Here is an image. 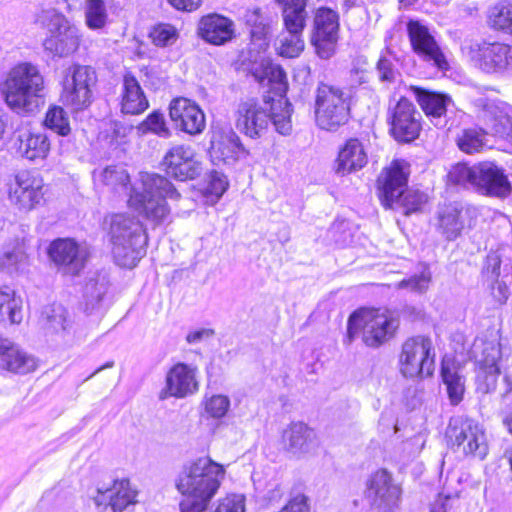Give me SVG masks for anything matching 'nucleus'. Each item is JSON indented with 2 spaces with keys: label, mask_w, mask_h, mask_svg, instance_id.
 Segmentation results:
<instances>
[{
  "label": "nucleus",
  "mask_w": 512,
  "mask_h": 512,
  "mask_svg": "<svg viewBox=\"0 0 512 512\" xmlns=\"http://www.w3.org/2000/svg\"><path fill=\"white\" fill-rule=\"evenodd\" d=\"M95 182L109 187L116 193L129 195L128 203L147 220L155 225L164 223L170 214L166 199L177 200L180 193L164 176L145 173L137 186H130V177L120 165H110L101 170H94Z\"/></svg>",
  "instance_id": "1"
},
{
  "label": "nucleus",
  "mask_w": 512,
  "mask_h": 512,
  "mask_svg": "<svg viewBox=\"0 0 512 512\" xmlns=\"http://www.w3.org/2000/svg\"><path fill=\"white\" fill-rule=\"evenodd\" d=\"M44 79L39 69L31 63L13 67L2 85L7 105L18 115L36 113L42 102Z\"/></svg>",
  "instance_id": "2"
},
{
  "label": "nucleus",
  "mask_w": 512,
  "mask_h": 512,
  "mask_svg": "<svg viewBox=\"0 0 512 512\" xmlns=\"http://www.w3.org/2000/svg\"><path fill=\"white\" fill-rule=\"evenodd\" d=\"M448 182L463 188H472L479 194L505 198L512 191V185L502 167L492 161L475 165L457 163L447 174Z\"/></svg>",
  "instance_id": "3"
},
{
  "label": "nucleus",
  "mask_w": 512,
  "mask_h": 512,
  "mask_svg": "<svg viewBox=\"0 0 512 512\" xmlns=\"http://www.w3.org/2000/svg\"><path fill=\"white\" fill-rule=\"evenodd\" d=\"M109 234L116 264L134 268L146 254L148 236L143 224L135 216L115 214L111 218Z\"/></svg>",
  "instance_id": "4"
},
{
  "label": "nucleus",
  "mask_w": 512,
  "mask_h": 512,
  "mask_svg": "<svg viewBox=\"0 0 512 512\" xmlns=\"http://www.w3.org/2000/svg\"><path fill=\"white\" fill-rule=\"evenodd\" d=\"M224 468L209 457H200L185 465L176 487L183 496L212 499L224 477Z\"/></svg>",
  "instance_id": "5"
},
{
  "label": "nucleus",
  "mask_w": 512,
  "mask_h": 512,
  "mask_svg": "<svg viewBox=\"0 0 512 512\" xmlns=\"http://www.w3.org/2000/svg\"><path fill=\"white\" fill-rule=\"evenodd\" d=\"M35 23L48 34L43 40V48L53 57H66L74 53L81 41L80 30L62 13L55 9L42 10Z\"/></svg>",
  "instance_id": "6"
},
{
  "label": "nucleus",
  "mask_w": 512,
  "mask_h": 512,
  "mask_svg": "<svg viewBox=\"0 0 512 512\" xmlns=\"http://www.w3.org/2000/svg\"><path fill=\"white\" fill-rule=\"evenodd\" d=\"M397 326L394 318L379 310H357L349 316L344 343L351 344L361 331L365 345L377 348L393 336Z\"/></svg>",
  "instance_id": "7"
},
{
  "label": "nucleus",
  "mask_w": 512,
  "mask_h": 512,
  "mask_svg": "<svg viewBox=\"0 0 512 512\" xmlns=\"http://www.w3.org/2000/svg\"><path fill=\"white\" fill-rule=\"evenodd\" d=\"M461 52L474 66L488 74L512 71V45L501 42L466 40Z\"/></svg>",
  "instance_id": "8"
},
{
  "label": "nucleus",
  "mask_w": 512,
  "mask_h": 512,
  "mask_svg": "<svg viewBox=\"0 0 512 512\" xmlns=\"http://www.w3.org/2000/svg\"><path fill=\"white\" fill-rule=\"evenodd\" d=\"M315 117L320 129L337 131L350 118L348 96L338 87L319 84L316 91Z\"/></svg>",
  "instance_id": "9"
},
{
  "label": "nucleus",
  "mask_w": 512,
  "mask_h": 512,
  "mask_svg": "<svg viewBox=\"0 0 512 512\" xmlns=\"http://www.w3.org/2000/svg\"><path fill=\"white\" fill-rule=\"evenodd\" d=\"M446 437L452 447L461 448L465 455L482 460L488 453L485 432L482 426L471 418L452 417L446 430Z\"/></svg>",
  "instance_id": "10"
},
{
  "label": "nucleus",
  "mask_w": 512,
  "mask_h": 512,
  "mask_svg": "<svg viewBox=\"0 0 512 512\" xmlns=\"http://www.w3.org/2000/svg\"><path fill=\"white\" fill-rule=\"evenodd\" d=\"M401 373L407 378L428 377L435 370V349L425 336L407 339L400 356Z\"/></svg>",
  "instance_id": "11"
},
{
  "label": "nucleus",
  "mask_w": 512,
  "mask_h": 512,
  "mask_svg": "<svg viewBox=\"0 0 512 512\" xmlns=\"http://www.w3.org/2000/svg\"><path fill=\"white\" fill-rule=\"evenodd\" d=\"M96 72L89 66L73 65L67 69L63 80L61 100L74 111L87 108L92 103V87L96 84Z\"/></svg>",
  "instance_id": "12"
},
{
  "label": "nucleus",
  "mask_w": 512,
  "mask_h": 512,
  "mask_svg": "<svg viewBox=\"0 0 512 512\" xmlns=\"http://www.w3.org/2000/svg\"><path fill=\"white\" fill-rule=\"evenodd\" d=\"M339 27V15L336 11L326 7L317 9L313 21L311 44L321 59H330L336 53Z\"/></svg>",
  "instance_id": "13"
},
{
  "label": "nucleus",
  "mask_w": 512,
  "mask_h": 512,
  "mask_svg": "<svg viewBox=\"0 0 512 512\" xmlns=\"http://www.w3.org/2000/svg\"><path fill=\"white\" fill-rule=\"evenodd\" d=\"M388 123L391 136L400 143H410L420 135L422 116L414 104L406 97H401L389 109Z\"/></svg>",
  "instance_id": "14"
},
{
  "label": "nucleus",
  "mask_w": 512,
  "mask_h": 512,
  "mask_svg": "<svg viewBox=\"0 0 512 512\" xmlns=\"http://www.w3.org/2000/svg\"><path fill=\"white\" fill-rule=\"evenodd\" d=\"M409 166L403 160H394L377 179L378 198L385 209H394L408 188Z\"/></svg>",
  "instance_id": "15"
},
{
  "label": "nucleus",
  "mask_w": 512,
  "mask_h": 512,
  "mask_svg": "<svg viewBox=\"0 0 512 512\" xmlns=\"http://www.w3.org/2000/svg\"><path fill=\"white\" fill-rule=\"evenodd\" d=\"M169 117L175 130L189 136H198L206 128L203 110L196 102L185 97H178L170 102Z\"/></svg>",
  "instance_id": "16"
},
{
  "label": "nucleus",
  "mask_w": 512,
  "mask_h": 512,
  "mask_svg": "<svg viewBox=\"0 0 512 512\" xmlns=\"http://www.w3.org/2000/svg\"><path fill=\"white\" fill-rule=\"evenodd\" d=\"M367 496L376 512H394L400 502L401 488L393 482L390 473L381 469L368 480Z\"/></svg>",
  "instance_id": "17"
},
{
  "label": "nucleus",
  "mask_w": 512,
  "mask_h": 512,
  "mask_svg": "<svg viewBox=\"0 0 512 512\" xmlns=\"http://www.w3.org/2000/svg\"><path fill=\"white\" fill-rule=\"evenodd\" d=\"M407 33L412 50L419 57L439 70H448L446 57L428 27L418 20H410L407 23Z\"/></svg>",
  "instance_id": "18"
},
{
  "label": "nucleus",
  "mask_w": 512,
  "mask_h": 512,
  "mask_svg": "<svg viewBox=\"0 0 512 512\" xmlns=\"http://www.w3.org/2000/svg\"><path fill=\"white\" fill-rule=\"evenodd\" d=\"M482 107L479 119L486 133L512 144V109L502 102L490 99H478Z\"/></svg>",
  "instance_id": "19"
},
{
  "label": "nucleus",
  "mask_w": 512,
  "mask_h": 512,
  "mask_svg": "<svg viewBox=\"0 0 512 512\" xmlns=\"http://www.w3.org/2000/svg\"><path fill=\"white\" fill-rule=\"evenodd\" d=\"M48 255L60 271L75 276L84 269L88 251L73 239L59 238L49 245Z\"/></svg>",
  "instance_id": "20"
},
{
  "label": "nucleus",
  "mask_w": 512,
  "mask_h": 512,
  "mask_svg": "<svg viewBox=\"0 0 512 512\" xmlns=\"http://www.w3.org/2000/svg\"><path fill=\"white\" fill-rule=\"evenodd\" d=\"M197 367L178 362L166 373L165 386L159 392V399L166 400L170 397L183 399L194 395L199 390L196 378Z\"/></svg>",
  "instance_id": "21"
},
{
  "label": "nucleus",
  "mask_w": 512,
  "mask_h": 512,
  "mask_svg": "<svg viewBox=\"0 0 512 512\" xmlns=\"http://www.w3.org/2000/svg\"><path fill=\"white\" fill-rule=\"evenodd\" d=\"M270 123L268 101L263 103L256 99H247L238 104L236 111V127L250 138H259L267 130Z\"/></svg>",
  "instance_id": "22"
},
{
  "label": "nucleus",
  "mask_w": 512,
  "mask_h": 512,
  "mask_svg": "<svg viewBox=\"0 0 512 512\" xmlns=\"http://www.w3.org/2000/svg\"><path fill=\"white\" fill-rule=\"evenodd\" d=\"M162 165L167 175L179 181L197 178L202 171L194 149L189 145H175L165 154Z\"/></svg>",
  "instance_id": "23"
},
{
  "label": "nucleus",
  "mask_w": 512,
  "mask_h": 512,
  "mask_svg": "<svg viewBox=\"0 0 512 512\" xmlns=\"http://www.w3.org/2000/svg\"><path fill=\"white\" fill-rule=\"evenodd\" d=\"M208 153L213 165L232 167L246 151L234 131L217 130L212 133Z\"/></svg>",
  "instance_id": "24"
},
{
  "label": "nucleus",
  "mask_w": 512,
  "mask_h": 512,
  "mask_svg": "<svg viewBox=\"0 0 512 512\" xmlns=\"http://www.w3.org/2000/svg\"><path fill=\"white\" fill-rule=\"evenodd\" d=\"M472 353L480 370L485 374V392L495 390L497 377L500 374L498 361L501 359V348L499 341L477 338L473 344Z\"/></svg>",
  "instance_id": "25"
},
{
  "label": "nucleus",
  "mask_w": 512,
  "mask_h": 512,
  "mask_svg": "<svg viewBox=\"0 0 512 512\" xmlns=\"http://www.w3.org/2000/svg\"><path fill=\"white\" fill-rule=\"evenodd\" d=\"M410 92L435 127H446V114L453 105L448 95L418 86H411Z\"/></svg>",
  "instance_id": "26"
},
{
  "label": "nucleus",
  "mask_w": 512,
  "mask_h": 512,
  "mask_svg": "<svg viewBox=\"0 0 512 512\" xmlns=\"http://www.w3.org/2000/svg\"><path fill=\"white\" fill-rule=\"evenodd\" d=\"M463 215L472 218L476 216V209L471 206L464 207L456 202L439 207L436 216V230L445 240H456L465 226Z\"/></svg>",
  "instance_id": "27"
},
{
  "label": "nucleus",
  "mask_w": 512,
  "mask_h": 512,
  "mask_svg": "<svg viewBox=\"0 0 512 512\" xmlns=\"http://www.w3.org/2000/svg\"><path fill=\"white\" fill-rule=\"evenodd\" d=\"M43 180L28 170L19 171L15 187L10 193L11 200L20 209L31 210L43 199Z\"/></svg>",
  "instance_id": "28"
},
{
  "label": "nucleus",
  "mask_w": 512,
  "mask_h": 512,
  "mask_svg": "<svg viewBox=\"0 0 512 512\" xmlns=\"http://www.w3.org/2000/svg\"><path fill=\"white\" fill-rule=\"evenodd\" d=\"M197 34L205 42L221 46L235 38V23L218 13L207 14L200 18Z\"/></svg>",
  "instance_id": "29"
},
{
  "label": "nucleus",
  "mask_w": 512,
  "mask_h": 512,
  "mask_svg": "<svg viewBox=\"0 0 512 512\" xmlns=\"http://www.w3.org/2000/svg\"><path fill=\"white\" fill-rule=\"evenodd\" d=\"M37 368L36 358L18 344L0 335V370L25 375Z\"/></svg>",
  "instance_id": "30"
},
{
  "label": "nucleus",
  "mask_w": 512,
  "mask_h": 512,
  "mask_svg": "<svg viewBox=\"0 0 512 512\" xmlns=\"http://www.w3.org/2000/svg\"><path fill=\"white\" fill-rule=\"evenodd\" d=\"M136 491L130 488L129 480L114 481L112 488H97L94 503L97 506L110 507L112 512H122L135 503Z\"/></svg>",
  "instance_id": "31"
},
{
  "label": "nucleus",
  "mask_w": 512,
  "mask_h": 512,
  "mask_svg": "<svg viewBox=\"0 0 512 512\" xmlns=\"http://www.w3.org/2000/svg\"><path fill=\"white\" fill-rule=\"evenodd\" d=\"M282 443L294 455L305 454L317 446L316 433L304 422H292L282 433Z\"/></svg>",
  "instance_id": "32"
},
{
  "label": "nucleus",
  "mask_w": 512,
  "mask_h": 512,
  "mask_svg": "<svg viewBox=\"0 0 512 512\" xmlns=\"http://www.w3.org/2000/svg\"><path fill=\"white\" fill-rule=\"evenodd\" d=\"M368 162V156L362 142L357 138L348 139L339 150L335 161V173L345 176L361 170Z\"/></svg>",
  "instance_id": "33"
},
{
  "label": "nucleus",
  "mask_w": 512,
  "mask_h": 512,
  "mask_svg": "<svg viewBox=\"0 0 512 512\" xmlns=\"http://www.w3.org/2000/svg\"><path fill=\"white\" fill-rule=\"evenodd\" d=\"M109 286V274L104 270L93 272L87 277L83 289L84 309L87 314L100 307Z\"/></svg>",
  "instance_id": "34"
},
{
  "label": "nucleus",
  "mask_w": 512,
  "mask_h": 512,
  "mask_svg": "<svg viewBox=\"0 0 512 512\" xmlns=\"http://www.w3.org/2000/svg\"><path fill=\"white\" fill-rule=\"evenodd\" d=\"M149 102L136 77L126 73L123 78L121 111L125 114L136 115L144 112Z\"/></svg>",
  "instance_id": "35"
},
{
  "label": "nucleus",
  "mask_w": 512,
  "mask_h": 512,
  "mask_svg": "<svg viewBox=\"0 0 512 512\" xmlns=\"http://www.w3.org/2000/svg\"><path fill=\"white\" fill-rule=\"evenodd\" d=\"M18 153L29 160L44 159L50 151V140L45 133L25 131L16 140Z\"/></svg>",
  "instance_id": "36"
},
{
  "label": "nucleus",
  "mask_w": 512,
  "mask_h": 512,
  "mask_svg": "<svg viewBox=\"0 0 512 512\" xmlns=\"http://www.w3.org/2000/svg\"><path fill=\"white\" fill-rule=\"evenodd\" d=\"M441 378L446 385L450 403L458 405L463 400L465 379L459 373L458 365L448 356H444L441 362Z\"/></svg>",
  "instance_id": "37"
},
{
  "label": "nucleus",
  "mask_w": 512,
  "mask_h": 512,
  "mask_svg": "<svg viewBox=\"0 0 512 512\" xmlns=\"http://www.w3.org/2000/svg\"><path fill=\"white\" fill-rule=\"evenodd\" d=\"M282 8L284 29L287 33L303 32L308 19L307 0H277Z\"/></svg>",
  "instance_id": "38"
},
{
  "label": "nucleus",
  "mask_w": 512,
  "mask_h": 512,
  "mask_svg": "<svg viewBox=\"0 0 512 512\" xmlns=\"http://www.w3.org/2000/svg\"><path fill=\"white\" fill-rule=\"evenodd\" d=\"M292 105L287 99H278L268 102V115L270 122L278 133L289 135L292 131L291 123Z\"/></svg>",
  "instance_id": "39"
},
{
  "label": "nucleus",
  "mask_w": 512,
  "mask_h": 512,
  "mask_svg": "<svg viewBox=\"0 0 512 512\" xmlns=\"http://www.w3.org/2000/svg\"><path fill=\"white\" fill-rule=\"evenodd\" d=\"M399 57L390 48L386 47L380 53L376 64V72L381 83L390 85L395 83L401 76L397 64Z\"/></svg>",
  "instance_id": "40"
},
{
  "label": "nucleus",
  "mask_w": 512,
  "mask_h": 512,
  "mask_svg": "<svg viewBox=\"0 0 512 512\" xmlns=\"http://www.w3.org/2000/svg\"><path fill=\"white\" fill-rule=\"evenodd\" d=\"M246 24L250 27V34L254 41H262L264 45L272 34V27L269 18L263 14L261 8L249 9L245 13Z\"/></svg>",
  "instance_id": "41"
},
{
  "label": "nucleus",
  "mask_w": 512,
  "mask_h": 512,
  "mask_svg": "<svg viewBox=\"0 0 512 512\" xmlns=\"http://www.w3.org/2000/svg\"><path fill=\"white\" fill-rule=\"evenodd\" d=\"M22 300L8 286L0 288V316L3 321L19 324L22 321Z\"/></svg>",
  "instance_id": "42"
},
{
  "label": "nucleus",
  "mask_w": 512,
  "mask_h": 512,
  "mask_svg": "<svg viewBox=\"0 0 512 512\" xmlns=\"http://www.w3.org/2000/svg\"><path fill=\"white\" fill-rule=\"evenodd\" d=\"M43 124L45 128L62 137H67L71 133L69 116L61 106L51 105L45 114Z\"/></svg>",
  "instance_id": "43"
},
{
  "label": "nucleus",
  "mask_w": 512,
  "mask_h": 512,
  "mask_svg": "<svg viewBox=\"0 0 512 512\" xmlns=\"http://www.w3.org/2000/svg\"><path fill=\"white\" fill-rule=\"evenodd\" d=\"M489 24L495 30L512 34V1H500L492 8Z\"/></svg>",
  "instance_id": "44"
},
{
  "label": "nucleus",
  "mask_w": 512,
  "mask_h": 512,
  "mask_svg": "<svg viewBox=\"0 0 512 512\" xmlns=\"http://www.w3.org/2000/svg\"><path fill=\"white\" fill-rule=\"evenodd\" d=\"M41 318L45 327L56 333L65 331L70 323L67 310L60 304L46 306Z\"/></svg>",
  "instance_id": "45"
},
{
  "label": "nucleus",
  "mask_w": 512,
  "mask_h": 512,
  "mask_svg": "<svg viewBox=\"0 0 512 512\" xmlns=\"http://www.w3.org/2000/svg\"><path fill=\"white\" fill-rule=\"evenodd\" d=\"M108 22L105 0H86L85 23L91 30L103 29Z\"/></svg>",
  "instance_id": "46"
},
{
  "label": "nucleus",
  "mask_w": 512,
  "mask_h": 512,
  "mask_svg": "<svg viewBox=\"0 0 512 512\" xmlns=\"http://www.w3.org/2000/svg\"><path fill=\"white\" fill-rule=\"evenodd\" d=\"M428 202V196L419 190L409 189L404 192L399 202H395V208L401 210L403 214L410 215L423 211Z\"/></svg>",
  "instance_id": "47"
},
{
  "label": "nucleus",
  "mask_w": 512,
  "mask_h": 512,
  "mask_svg": "<svg viewBox=\"0 0 512 512\" xmlns=\"http://www.w3.org/2000/svg\"><path fill=\"white\" fill-rule=\"evenodd\" d=\"M486 129L469 128L462 131L457 139L459 149L467 154L480 151L484 146V138L487 135Z\"/></svg>",
  "instance_id": "48"
},
{
  "label": "nucleus",
  "mask_w": 512,
  "mask_h": 512,
  "mask_svg": "<svg viewBox=\"0 0 512 512\" xmlns=\"http://www.w3.org/2000/svg\"><path fill=\"white\" fill-rule=\"evenodd\" d=\"M279 54L287 58L297 57L304 49L303 32L283 33L279 39Z\"/></svg>",
  "instance_id": "49"
},
{
  "label": "nucleus",
  "mask_w": 512,
  "mask_h": 512,
  "mask_svg": "<svg viewBox=\"0 0 512 512\" xmlns=\"http://www.w3.org/2000/svg\"><path fill=\"white\" fill-rule=\"evenodd\" d=\"M502 261L497 251H490L485 259L482 274L489 280H498L499 277H507L512 269L508 264L501 266Z\"/></svg>",
  "instance_id": "50"
},
{
  "label": "nucleus",
  "mask_w": 512,
  "mask_h": 512,
  "mask_svg": "<svg viewBox=\"0 0 512 512\" xmlns=\"http://www.w3.org/2000/svg\"><path fill=\"white\" fill-rule=\"evenodd\" d=\"M138 130L142 133H154L159 137L169 138L171 131L166 124L164 114L159 111H153L146 119L140 123Z\"/></svg>",
  "instance_id": "51"
},
{
  "label": "nucleus",
  "mask_w": 512,
  "mask_h": 512,
  "mask_svg": "<svg viewBox=\"0 0 512 512\" xmlns=\"http://www.w3.org/2000/svg\"><path fill=\"white\" fill-rule=\"evenodd\" d=\"M149 37L154 45L158 47H167L173 45L177 41L179 33L173 25L160 23L152 28Z\"/></svg>",
  "instance_id": "52"
},
{
  "label": "nucleus",
  "mask_w": 512,
  "mask_h": 512,
  "mask_svg": "<svg viewBox=\"0 0 512 512\" xmlns=\"http://www.w3.org/2000/svg\"><path fill=\"white\" fill-rule=\"evenodd\" d=\"M431 282V272L427 266H422L419 273H415L399 282L398 287L413 292H425Z\"/></svg>",
  "instance_id": "53"
},
{
  "label": "nucleus",
  "mask_w": 512,
  "mask_h": 512,
  "mask_svg": "<svg viewBox=\"0 0 512 512\" xmlns=\"http://www.w3.org/2000/svg\"><path fill=\"white\" fill-rule=\"evenodd\" d=\"M27 255L21 248L6 251L0 258V269L9 274L18 272L26 264Z\"/></svg>",
  "instance_id": "54"
},
{
  "label": "nucleus",
  "mask_w": 512,
  "mask_h": 512,
  "mask_svg": "<svg viewBox=\"0 0 512 512\" xmlns=\"http://www.w3.org/2000/svg\"><path fill=\"white\" fill-rule=\"evenodd\" d=\"M205 193L218 200L227 190L229 183L227 176L217 170H211L206 177Z\"/></svg>",
  "instance_id": "55"
},
{
  "label": "nucleus",
  "mask_w": 512,
  "mask_h": 512,
  "mask_svg": "<svg viewBox=\"0 0 512 512\" xmlns=\"http://www.w3.org/2000/svg\"><path fill=\"white\" fill-rule=\"evenodd\" d=\"M229 408L230 399L226 395H213L205 401V411L214 419L223 418L227 414Z\"/></svg>",
  "instance_id": "56"
},
{
  "label": "nucleus",
  "mask_w": 512,
  "mask_h": 512,
  "mask_svg": "<svg viewBox=\"0 0 512 512\" xmlns=\"http://www.w3.org/2000/svg\"><path fill=\"white\" fill-rule=\"evenodd\" d=\"M214 512H245V497L231 494L222 499Z\"/></svg>",
  "instance_id": "57"
},
{
  "label": "nucleus",
  "mask_w": 512,
  "mask_h": 512,
  "mask_svg": "<svg viewBox=\"0 0 512 512\" xmlns=\"http://www.w3.org/2000/svg\"><path fill=\"white\" fill-rule=\"evenodd\" d=\"M180 502L181 512H204L211 499H203L201 497L184 496Z\"/></svg>",
  "instance_id": "58"
},
{
  "label": "nucleus",
  "mask_w": 512,
  "mask_h": 512,
  "mask_svg": "<svg viewBox=\"0 0 512 512\" xmlns=\"http://www.w3.org/2000/svg\"><path fill=\"white\" fill-rule=\"evenodd\" d=\"M308 497L304 494H297L281 509L280 512H310Z\"/></svg>",
  "instance_id": "59"
},
{
  "label": "nucleus",
  "mask_w": 512,
  "mask_h": 512,
  "mask_svg": "<svg viewBox=\"0 0 512 512\" xmlns=\"http://www.w3.org/2000/svg\"><path fill=\"white\" fill-rule=\"evenodd\" d=\"M214 335V330L208 328H202L196 331H192L187 334L186 341L189 344H196L201 342L205 338L212 337Z\"/></svg>",
  "instance_id": "60"
},
{
  "label": "nucleus",
  "mask_w": 512,
  "mask_h": 512,
  "mask_svg": "<svg viewBox=\"0 0 512 512\" xmlns=\"http://www.w3.org/2000/svg\"><path fill=\"white\" fill-rule=\"evenodd\" d=\"M168 2L177 10L193 11L202 3V0H168Z\"/></svg>",
  "instance_id": "61"
},
{
  "label": "nucleus",
  "mask_w": 512,
  "mask_h": 512,
  "mask_svg": "<svg viewBox=\"0 0 512 512\" xmlns=\"http://www.w3.org/2000/svg\"><path fill=\"white\" fill-rule=\"evenodd\" d=\"M350 79L353 84L357 85L367 82L366 70L359 67H353L350 71Z\"/></svg>",
  "instance_id": "62"
},
{
  "label": "nucleus",
  "mask_w": 512,
  "mask_h": 512,
  "mask_svg": "<svg viewBox=\"0 0 512 512\" xmlns=\"http://www.w3.org/2000/svg\"><path fill=\"white\" fill-rule=\"evenodd\" d=\"M449 499V496H442L440 494L438 498L431 504L429 512H447V502Z\"/></svg>",
  "instance_id": "63"
},
{
  "label": "nucleus",
  "mask_w": 512,
  "mask_h": 512,
  "mask_svg": "<svg viewBox=\"0 0 512 512\" xmlns=\"http://www.w3.org/2000/svg\"><path fill=\"white\" fill-rule=\"evenodd\" d=\"M498 287V291H499V294L501 295V297L499 298L500 301H506L507 298H508V287L506 286V284L504 282H499L498 280H495Z\"/></svg>",
  "instance_id": "64"
}]
</instances>
